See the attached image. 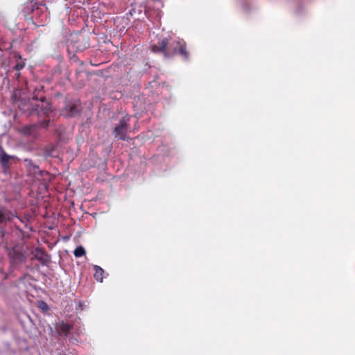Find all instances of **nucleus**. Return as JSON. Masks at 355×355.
I'll list each match as a JSON object with an SVG mask.
<instances>
[{
  "label": "nucleus",
  "mask_w": 355,
  "mask_h": 355,
  "mask_svg": "<svg viewBox=\"0 0 355 355\" xmlns=\"http://www.w3.org/2000/svg\"><path fill=\"white\" fill-rule=\"evenodd\" d=\"M80 111L79 101H69L66 104V106L62 111V114L67 117H73L78 114Z\"/></svg>",
  "instance_id": "39448f33"
},
{
  "label": "nucleus",
  "mask_w": 355,
  "mask_h": 355,
  "mask_svg": "<svg viewBox=\"0 0 355 355\" xmlns=\"http://www.w3.org/2000/svg\"><path fill=\"white\" fill-rule=\"evenodd\" d=\"M31 254L33 255L32 259L38 260L43 265L46 264L49 261V256L40 248L35 249Z\"/></svg>",
  "instance_id": "423d86ee"
},
{
  "label": "nucleus",
  "mask_w": 355,
  "mask_h": 355,
  "mask_svg": "<svg viewBox=\"0 0 355 355\" xmlns=\"http://www.w3.org/2000/svg\"><path fill=\"white\" fill-rule=\"evenodd\" d=\"M37 128L36 125H26L22 128L21 132L25 135H32Z\"/></svg>",
  "instance_id": "9b49d317"
},
{
  "label": "nucleus",
  "mask_w": 355,
  "mask_h": 355,
  "mask_svg": "<svg viewBox=\"0 0 355 355\" xmlns=\"http://www.w3.org/2000/svg\"><path fill=\"white\" fill-rule=\"evenodd\" d=\"M24 67V64L23 62H19L15 65V69L19 71V70H21Z\"/></svg>",
  "instance_id": "ddd939ff"
},
{
  "label": "nucleus",
  "mask_w": 355,
  "mask_h": 355,
  "mask_svg": "<svg viewBox=\"0 0 355 355\" xmlns=\"http://www.w3.org/2000/svg\"><path fill=\"white\" fill-rule=\"evenodd\" d=\"M85 250L83 246H78L73 252V254L76 257H81L85 255Z\"/></svg>",
  "instance_id": "f8f14e48"
},
{
  "label": "nucleus",
  "mask_w": 355,
  "mask_h": 355,
  "mask_svg": "<svg viewBox=\"0 0 355 355\" xmlns=\"http://www.w3.org/2000/svg\"><path fill=\"white\" fill-rule=\"evenodd\" d=\"M13 217V215L6 209L0 210V223H6L10 220Z\"/></svg>",
  "instance_id": "6e6552de"
},
{
  "label": "nucleus",
  "mask_w": 355,
  "mask_h": 355,
  "mask_svg": "<svg viewBox=\"0 0 355 355\" xmlns=\"http://www.w3.org/2000/svg\"><path fill=\"white\" fill-rule=\"evenodd\" d=\"M25 162L26 163V166L31 173H33L34 175L40 173L38 166L33 163L31 159H26Z\"/></svg>",
  "instance_id": "1a4fd4ad"
},
{
  "label": "nucleus",
  "mask_w": 355,
  "mask_h": 355,
  "mask_svg": "<svg viewBox=\"0 0 355 355\" xmlns=\"http://www.w3.org/2000/svg\"><path fill=\"white\" fill-rule=\"evenodd\" d=\"M33 98L35 100H40L42 105H35L30 111V114L37 112V114H39L40 112H42L44 115H47L51 112L52 110L51 103L48 101H45L44 96H39L38 95L34 94Z\"/></svg>",
  "instance_id": "20e7f679"
},
{
  "label": "nucleus",
  "mask_w": 355,
  "mask_h": 355,
  "mask_svg": "<svg viewBox=\"0 0 355 355\" xmlns=\"http://www.w3.org/2000/svg\"><path fill=\"white\" fill-rule=\"evenodd\" d=\"M129 119V117H123L115 127L113 132L114 137L118 139L128 140L129 139L127 135Z\"/></svg>",
  "instance_id": "7ed1b4c3"
},
{
  "label": "nucleus",
  "mask_w": 355,
  "mask_h": 355,
  "mask_svg": "<svg viewBox=\"0 0 355 355\" xmlns=\"http://www.w3.org/2000/svg\"><path fill=\"white\" fill-rule=\"evenodd\" d=\"M11 158L12 157L7 155L3 148L0 146V161L4 169L8 168V164Z\"/></svg>",
  "instance_id": "0eeeda50"
},
{
  "label": "nucleus",
  "mask_w": 355,
  "mask_h": 355,
  "mask_svg": "<svg viewBox=\"0 0 355 355\" xmlns=\"http://www.w3.org/2000/svg\"><path fill=\"white\" fill-rule=\"evenodd\" d=\"M8 256L11 267L15 269L26 261V257L24 254L22 247L20 245H15L8 250Z\"/></svg>",
  "instance_id": "f03ea898"
},
{
  "label": "nucleus",
  "mask_w": 355,
  "mask_h": 355,
  "mask_svg": "<svg viewBox=\"0 0 355 355\" xmlns=\"http://www.w3.org/2000/svg\"><path fill=\"white\" fill-rule=\"evenodd\" d=\"M47 125H48V123H47L46 124H42V125L43 127H46V126H47Z\"/></svg>",
  "instance_id": "4468645a"
},
{
  "label": "nucleus",
  "mask_w": 355,
  "mask_h": 355,
  "mask_svg": "<svg viewBox=\"0 0 355 355\" xmlns=\"http://www.w3.org/2000/svg\"><path fill=\"white\" fill-rule=\"evenodd\" d=\"M94 271H95V273H94L95 279L97 281L102 282H103V279L104 270L100 266H96V265H95L94 266Z\"/></svg>",
  "instance_id": "9d476101"
},
{
  "label": "nucleus",
  "mask_w": 355,
  "mask_h": 355,
  "mask_svg": "<svg viewBox=\"0 0 355 355\" xmlns=\"http://www.w3.org/2000/svg\"><path fill=\"white\" fill-rule=\"evenodd\" d=\"M185 59H189V53L185 50V46L180 41H173L168 43L166 39H164L158 42L157 45L152 46L153 52L162 53L165 58H169L177 52Z\"/></svg>",
  "instance_id": "f257e3e1"
}]
</instances>
